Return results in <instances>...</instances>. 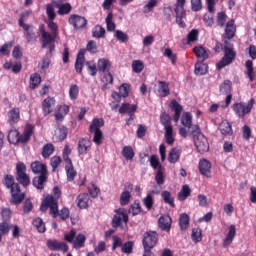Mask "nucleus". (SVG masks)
Here are the masks:
<instances>
[{
	"label": "nucleus",
	"instance_id": "1",
	"mask_svg": "<svg viewBox=\"0 0 256 256\" xmlns=\"http://www.w3.org/2000/svg\"><path fill=\"white\" fill-rule=\"evenodd\" d=\"M47 209H50V215H52L54 219L57 217H60L62 221H67V219H69V209L63 208L59 212V204L51 195L46 196L40 205V211L45 212Z\"/></svg>",
	"mask_w": 256,
	"mask_h": 256
},
{
	"label": "nucleus",
	"instance_id": "2",
	"mask_svg": "<svg viewBox=\"0 0 256 256\" xmlns=\"http://www.w3.org/2000/svg\"><path fill=\"white\" fill-rule=\"evenodd\" d=\"M47 26L50 32L45 30V25H40L39 34L42 40V49L47 48L49 43H55V39L59 37V26L53 20L47 22Z\"/></svg>",
	"mask_w": 256,
	"mask_h": 256
},
{
	"label": "nucleus",
	"instance_id": "3",
	"mask_svg": "<svg viewBox=\"0 0 256 256\" xmlns=\"http://www.w3.org/2000/svg\"><path fill=\"white\" fill-rule=\"evenodd\" d=\"M236 57H237V52L233 50V44H227V41H225L224 56L217 63L216 65L217 69L221 71V69L227 67V65H231V63H233Z\"/></svg>",
	"mask_w": 256,
	"mask_h": 256
},
{
	"label": "nucleus",
	"instance_id": "4",
	"mask_svg": "<svg viewBox=\"0 0 256 256\" xmlns=\"http://www.w3.org/2000/svg\"><path fill=\"white\" fill-rule=\"evenodd\" d=\"M26 171L27 166H25V163L19 162L16 164V181H18L22 187H29V185H31V178Z\"/></svg>",
	"mask_w": 256,
	"mask_h": 256
},
{
	"label": "nucleus",
	"instance_id": "5",
	"mask_svg": "<svg viewBox=\"0 0 256 256\" xmlns=\"http://www.w3.org/2000/svg\"><path fill=\"white\" fill-rule=\"evenodd\" d=\"M193 136L194 139V145L198 152L201 154L207 153L209 151V141L207 140V137L201 133V128L198 132H195L194 134H190Z\"/></svg>",
	"mask_w": 256,
	"mask_h": 256
},
{
	"label": "nucleus",
	"instance_id": "6",
	"mask_svg": "<svg viewBox=\"0 0 256 256\" xmlns=\"http://www.w3.org/2000/svg\"><path fill=\"white\" fill-rule=\"evenodd\" d=\"M254 105L255 99L251 98L246 106L243 105V102H239L233 104L232 109L234 113H236L237 117H240V119H245V115H249V113H251Z\"/></svg>",
	"mask_w": 256,
	"mask_h": 256
},
{
	"label": "nucleus",
	"instance_id": "7",
	"mask_svg": "<svg viewBox=\"0 0 256 256\" xmlns=\"http://www.w3.org/2000/svg\"><path fill=\"white\" fill-rule=\"evenodd\" d=\"M185 1L186 0H177V3L174 8V13L176 15V23L182 29H184V27H186V24L183 21V19L187 18V13L185 12V8H184Z\"/></svg>",
	"mask_w": 256,
	"mask_h": 256
},
{
	"label": "nucleus",
	"instance_id": "8",
	"mask_svg": "<svg viewBox=\"0 0 256 256\" xmlns=\"http://www.w3.org/2000/svg\"><path fill=\"white\" fill-rule=\"evenodd\" d=\"M18 25L24 30V37L27 43H35L37 41L35 26L24 23L23 18L18 20Z\"/></svg>",
	"mask_w": 256,
	"mask_h": 256
},
{
	"label": "nucleus",
	"instance_id": "9",
	"mask_svg": "<svg viewBox=\"0 0 256 256\" xmlns=\"http://www.w3.org/2000/svg\"><path fill=\"white\" fill-rule=\"evenodd\" d=\"M159 241V234L157 231L148 230L143 235L142 245L146 248H152L157 246Z\"/></svg>",
	"mask_w": 256,
	"mask_h": 256
},
{
	"label": "nucleus",
	"instance_id": "10",
	"mask_svg": "<svg viewBox=\"0 0 256 256\" xmlns=\"http://www.w3.org/2000/svg\"><path fill=\"white\" fill-rule=\"evenodd\" d=\"M181 124L188 129L189 135H195L201 128L199 125H193V116L191 112H185L181 118Z\"/></svg>",
	"mask_w": 256,
	"mask_h": 256
},
{
	"label": "nucleus",
	"instance_id": "11",
	"mask_svg": "<svg viewBox=\"0 0 256 256\" xmlns=\"http://www.w3.org/2000/svg\"><path fill=\"white\" fill-rule=\"evenodd\" d=\"M116 215H114L113 219H112V227L117 228V227H121V222L123 221L124 223H129V215L119 209L116 211Z\"/></svg>",
	"mask_w": 256,
	"mask_h": 256
},
{
	"label": "nucleus",
	"instance_id": "12",
	"mask_svg": "<svg viewBox=\"0 0 256 256\" xmlns=\"http://www.w3.org/2000/svg\"><path fill=\"white\" fill-rule=\"evenodd\" d=\"M68 21L70 25L74 27V29H85L87 26V19L76 14L71 15Z\"/></svg>",
	"mask_w": 256,
	"mask_h": 256
},
{
	"label": "nucleus",
	"instance_id": "13",
	"mask_svg": "<svg viewBox=\"0 0 256 256\" xmlns=\"http://www.w3.org/2000/svg\"><path fill=\"white\" fill-rule=\"evenodd\" d=\"M47 247L51 251H63L64 253H67V251H69V246H67V243L59 242L57 240H48Z\"/></svg>",
	"mask_w": 256,
	"mask_h": 256
},
{
	"label": "nucleus",
	"instance_id": "14",
	"mask_svg": "<svg viewBox=\"0 0 256 256\" xmlns=\"http://www.w3.org/2000/svg\"><path fill=\"white\" fill-rule=\"evenodd\" d=\"M30 169L34 175H49V171L47 170V165L43 164L40 161H34L30 165Z\"/></svg>",
	"mask_w": 256,
	"mask_h": 256
},
{
	"label": "nucleus",
	"instance_id": "15",
	"mask_svg": "<svg viewBox=\"0 0 256 256\" xmlns=\"http://www.w3.org/2000/svg\"><path fill=\"white\" fill-rule=\"evenodd\" d=\"M199 171L203 177L211 179V162L207 159H201L198 164Z\"/></svg>",
	"mask_w": 256,
	"mask_h": 256
},
{
	"label": "nucleus",
	"instance_id": "16",
	"mask_svg": "<svg viewBox=\"0 0 256 256\" xmlns=\"http://www.w3.org/2000/svg\"><path fill=\"white\" fill-rule=\"evenodd\" d=\"M52 4L54 7H56V9H58V15H69V13H71V9H73L69 3L63 4L59 0H52Z\"/></svg>",
	"mask_w": 256,
	"mask_h": 256
},
{
	"label": "nucleus",
	"instance_id": "17",
	"mask_svg": "<svg viewBox=\"0 0 256 256\" xmlns=\"http://www.w3.org/2000/svg\"><path fill=\"white\" fill-rule=\"evenodd\" d=\"M11 195H12V203L13 205H19L21 202L25 199V194H21V186L15 185L14 188H12Z\"/></svg>",
	"mask_w": 256,
	"mask_h": 256
},
{
	"label": "nucleus",
	"instance_id": "18",
	"mask_svg": "<svg viewBox=\"0 0 256 256\" xmlns=\"http://www.w3.org/2000/svg\"><path fill=\"white\" fill-rule=\"evenodd\" d=\"M47 179H49V174H39V176H35L33 178L32 185L38 190L43 191V189H45Z\"/></svg>",
	"mask_w": 256,
	"mask_h": 256
},
{
	"label": "nucleus",
	"instance_id": "19",
	"mask_svg": "<svg viewBox=\"0 0 256 256\" xmlns=\"http://www.w3.org/2000/svg\"><path fill=\"white\" fill-rule=\"evenodd\" d=\"M235 235H237V228L235 227V225H230L228 233L223 240L222 247L224 249H227V247H229V245L233 243V239H235Z\"/></svg>",
	"mask_w": 256,
	"mask_h": 256
},
{
	"label": "nucleus",
	"instance_id": "20",
	"mask_svg": "<svg viewBox=\"0 0 256 256\" xmlns=\"http://www.w3.org/2000/svg\"><path fill=\"white\" fill-rule=\"evenodd\" d=\"M85 53H86V50L81 49L77 54V58L75 62L76 73H79V74L83 73V65L85 64Z\"/></svg>",
	"mask_w": 256,
	"mask_h": 256
},
{
	"label": "nucleus",
	"instance_id": "21",
	"mask_svg": "<svg viewBox=\"0 0 256 256\" xmlns=\"http://www.w3.org/2000/svg\"><path fill=\"white\" fill-rule=\"evenodd\" d=\"M91 149V140L88 138H80L78 141V153L79 155H87V151Z\"/></svg>",
	"mask_w": 256,
	"mask_h": 256
},
{
	"label": "nucleus",
	"instance_id": "22",
	"mask_svg": "<svg viewBox=\"0 0 256 256\" xmlns=\"http://www.w3.org/2000/svg\"><path fill=\"white\" fill-rule=\"evenodd\" d=\"M170 108L175 112L173 120L175 123H179V119H181V113L183 112V106L177 102V100H172L170 103Z\"/></svg>",
	"mask_w": 256,
	"mask_h": 256
},
{
	"label": "nucleus",
	"instance_id": "23",
	"mask_svg": "<svg viewBox=\"0 0 256 256\" xmlns=\"http://www.w3.org/2000/svg\"><path fill=\"white\" fill-rule=\"evenodd\" d=\"M173 223V220H171V216L165 215L158 219V227L162 231H171V224Z\"/></svg>",
	"mask_w": 256,
	"mask_h": 256
},
{
	"label": "nucleus",
	"instance_id": "24",
	"mask_svg": "<svg viewBox=\"0 0 256 256\" xmlns=\"http://www.w3.org/2000/svg\"><path fill=\"white\" fill-rule=\"evenodd\" d=\"M156 87H158L157 89L158 97H168L169 93H171V90H169V84L165 81L159 80Z\"/></svg>",
	"mask_w": 256,
	"mask_h": 256
},
{
	"label": "nucleus",
	"instance_id": "25",
	"mask_svg": "<svg viewBox=\"0 0 256 256\" xmlns=\"http://www.w3.org/2000/svg\"><path fill=\"white\" fill-rule=\"evenodd\" d=\"M97 69L100 73H109L111 71V61L107 58H101L98 60Z\"/></svg>",
	"mask_w": 256,
	"mask_h": 256
},
{
	"label": "nucleus",
	"instance_id": "26",
	"mask_svg": "<svg viewBox=\"0 0 256 256\" xmlns=\"http://www.w3.org/2000/svg\"><path fill=\"white\" fill-rule=\"evenodd\" d=\"M193 51L200 63H203L209 59V53H207L203 46H197Z\"/></svg>",
	"mask_w": 256,
	"mask_h": 256
},
{
	"label": "nucleus",
	"instance_id": "27",
	"mask_svg": "<svg viewBox=\"0 0 256 256\" xmlns=\"http://www.w3.org/2000/svg\"><path fill=\"white\" fill-rule=\"evenodd\" d=\"M118 111L122 115L125 114V113H127L128 115H131L133 113H137V104L123 103L119 107Z\"/></svg>",
	"mask_w": 256,
	"mask_h": 256
},
{
	"label": "nucleus",
	"instance_id": "28",
	"mask_svg": "<svg viewBox=\"0 0 256 256\" xmlns=\"http://www.w3.org/2000/svg\"><path fill=\"white\" fill-rule=\"evenodd\" d=\"M77 207L79 209H87L89 207V194L82 193L76 198Z\"/></svg>",
	"mask_w": 256,
	"mask_h": 256
},
{
	"label": "nucleus",
	"instance_id": "29",
	"mask_svg": "<svg viewBox=\"0 0 256 256\" xmlns=\"http://www.w3.org/2000/svg\"><path fill=\"white\" fill-rule=\"evenodd\" d=\"M2 183L5 186V188L10 189V191L15 189V185H19V183H15V177L11 174L4 175Z\"/></svg>",
	"mask_w": 256,
	"mask_h": 256
},
{
	"label": "nucleus",
	"instance_id": "30",
	"mask_svg": "<svg viewBox=\"0 0 256 256\" xmlns=\"http://www.w3.org/2000/svg\"><path fill=\"white\" fill-rule=\"evenodd\" d=\"M31 135H33V125L27 124L23 134L20 136V143H28L31 139Z\"/></svg>",
	"mask_w": 256,
	"mask_h": 256
},
{
	"label": "nucleus",
	"instance_id": "31",
	"mask_svg": "<svg viewBox=\"0 0 256 256\" xmlns=\"http://www.w3.org/2000/svg\"><path fill=\"white\" fill-rule=\"evenodd\" d=\"M235 31V20L228 21L225 28L226 39H233L235 37Z\"/></svg>",
	"mask_w": 256,
	"mask_h": 256
},
{
	"label": "nucleus",
	"instance_id": "32",
	"mask_svg": "<svg viewBox=\"0 0 256 256\" xmlns=\"http://www.w3.org/2000/svg\"><path fill=\"white\" fill-rule=\"evenodd\" d=\"M53 105H55V99L53 98L44 99V101L42 102V109H43L44 115H50L52 111L51 107H53Z\"/></svg>",
	"mask_w": 256,
	"mask_h": 256
},
{
	"label": "nucleus",
	"instance_id": "33",
	"mask_svg": "<svg viewBox=\"0 0 256 256\" xmlns=\"http://www.w3.org/2000/svg\"><path fill=\"white\" fill-rule=\"evenodd\" d=\"M219 131L221 135H233V128L231 127V123H229L228 121H223L219 125Z\"/></svg>",
	"mask_w": 256,
	"mask_h": 256
},
{
	"label": "nucleus",
	"instance_id": "34",
	"mask_svg": "<svg viewBox=\"0 0 256 256\" xmlns=\"http://www.w3.org/2000/svg\"><path fill=\"white\" fill-rule=\"evenodd\" d=\"M160 123L163 125L165 130L173 129V126H171V116L167 112L161 113Z\"/></svg>",
	"mask_w": 256,
	"mask_h": 256
},
{
	"label": "nucleus",
	"instance_id": "35",
	"mask_svg": "<svg viewBox=\"0 0 256 256\" xmlns=\"http://www.w3.org/2000/svg\"><path fill=\"white\" fill-rule=\"evenodd\" d=\"M189 214L187 213H182L179 217V226L181 231H187L189 229Z\"/></svg>",
	"mask_w": 256,
	"mask_h": 256
},
{
	"label": "nucleus",
	"instance_id": "36",
	"mask_svg": "<svg viewBox=\"0 0 256 256\" xmlns=\"http://www.w3.org/2000/svg\"><path fill=\"white\" fill-rule=\"evenodd\" d=\"M181 157V150H179L178 148H172L169 152L168 155V161L169 163H177V161H179Z\"/></svg>",
	"mask_w": 256,
	"mask_h": 256
},
{
	"label": "nucleus",
	"instance_id": "37",
	"mask_svg": "<svg viewBox=\"0 0 256 256\" xmlns=\"http://www.w3.org/2000/svg\"><path fill=\"white\" fill-rule=\"evenodd\" d=\"M85 241H87L85 234H78L73 242V248L81 249V247H85Z\"/></svg>",
	"mask_w": 256,
	"mask_h": 256
},
{
	"label": "nucleus",
	"instance_id": "38",
	"mask_svg": "<svg viewBox=\"0 0 256 256\" xmlns=\"http://www.w3.org/2000/svg\"><path fill=\"white\" fill-rule=\"evenodd\" d=\"M105 33V28H103L101 25H96L92 29V37H94V39H103L105 37Z\"/></svg>",
	"mask_w": 256,
	"mask_h": 256
},
{
	"label": "nucleus",
	"instance_id": "39",
	"mask_svg": "<svg viewBox=\"0 0 256 256\" xmlns=\"http://www.w3.org/2000/svg\"><path fill=\"white\" fill-rule=\"evenodd\" d=\"M161 197L167 205H170V207H175V198L171 195V192L169 191H162Z\"/></svg>",
	"mask_w": 256,
	"mask_h": 256
},
{
	"label": "nucleus",
	"instance_id": "40",
	"mask_svg": "<svg viewBox=\"0 0 256 256\" xmlns=\"http://www.w3.org/2000/svg\"><path fill=\"white\" fill-rule=\"evenodd\" d=\"M233 83L231 80H225L222 84H220V93L221 95H229L231 94V87Z\"/></svg>",
	"mask_w": 256,
	"mask_h": 256
},
{
	"label": "nucleus",
	"instance_id": "41",
	"mask_svg": "<svg viewBox=\"0 0 256 256\" xmlns=\"http://www.w3.org/2000/svg\"><path fill=\"white\" fill-rule=\"evenodd\" d=\"M8 117H9V123L10 125H15V123L19 122V109L14 108L8 112Z\"/></svg>",
	"mask_w": 256,
	"mask_h": 256
},
{
	"label": "nucleus",
	"instance_id": "42",
	"mask_svg": "<svg viewBox=\"0 0 256 256\" xmlns=\"http://www.w3.org/2000/svg\"><path fill=\"white\" fill-rule=\"evenodd\" d=\"M41 85V75L38 73L31 74L30 76V89H37Z\"/></svg>",
	"mask_w": 256,
	"mask_h": 256
},
{
	"label": "nucleus",
	"instance_id": "43",
	"mask_svg": "<svg viewBox=\"0 0 256 256\" xmlns=\"http://www.w3.org/2000/svg\"><path fill=\"white\" fill-rule=\"evenodd\" d=\"M8 141L12 145H17V143H19V141H20L19 131L10 130L9 133H8Z\"/></svg>",
	"mask_w": 256,
	"mask_h": 256
},
{
	"label": "nucleus",
	"instance_id": "44",
	"mask_svg": "<svg viewBox=\"0 0 256 256\" xmlns=\"http://www.w3.org/2000/svg\"><path fill=\"white\" fill-rule=\"evenodd\" d=\"M89 132L94 134V137L92 139L93 143H95L96 145H101V143L103 142V131H101V129H95Z\"/></svg>",
	"mask_w": 256,
	"mask_h": 256
},
{
	"label": "nucleus",
	"instance_id": "45",
	"mask_svg": "<svg viewBox=\"0 0 256 256\" xmlns=\"http://www.w3.org/2000/svg\"><path fill=\"white\" fill-rule=\"evenodd\" d=\"M122 155L127 161H132L133 157H135V151H133V147L125 146L122 149Z\"/></svg>",
	"mask_w": 256,
	"mask_h": 256
},
{
	"label": "nucleus",
	"instance_id": "46",
	"mask_svg": "<svg viewBox=\"0 0 256 256\" xmlns=\"http://www.w3.org/2000/svg\"><path fill=\"white\" fill-rule=\"evenodd\" d=\"M194 73L195 75H198V76L205 75L207 73V65H205V63L203 62L198 61L195 64Z\"/></svg>",
	"mask_w": 256,
	"mask_h": 256
},
{
	"label": "nucleus",
	"instance_id": "47",
	"mask_svg": "<svg viewBox=\"0 0 256 256\" xmlns=\"http://www.w3.org/2000/svg\"><path fill=\"white\" fill-rule=\"evenodd\" d=\"M102 83H104V85L102 86V91L109 89V85H113V75L109 72L105 74L102 77Z\"/></svg>",
	"mask_w": 256,
	"mask_h": 256
},
{
	"label": "nucleus",
	"instance_id": "48",
	"mask_svg": "<svg viewBox=\"0 0 256 256\" xmlns=\"http://www.w3.org/2000/svg\"><path fill=\"white\" fill-rule=\"evenodd\" d=\"M54 151L55 146H53V144H46L42 149V157H44V159H47L51 157V155H53Z\"/></svg>",
	"mask_w": 256,
	"mask_h": 256
},
{
	"label": "nucleus",
	"instance_id": "49",
	"mask_svg": "<svg viewBox=\"0 0 256 256\" xmlns=\"http://www.w3.org/2000/svg\"><path fill=\"white\" fill-rule=\"evenodd\" d=\"M103 125H105V121L103 120V118H94L89 127V131H95V129H101Z\"/></svg>",
	"mask_w": 256,
	"mask_h": 256
},
{
	"label": "nucleus",
	"instance_id": "50",
	"mask_svg": "<svg viewBox=\"0 0 256 256\" xmlns=\"http://www.w3.org/2000/svg\"><path fill=\"white\" fill-rule=\"evenodd\" d=\"M191 237H192V241H194V243L201 242V239H203V231L201 230V228L192 229Z\"/></svg>",
	"mask_w": 256,
	"mask_h": 256
},
{
	"label": "nucleus",
	"instance_id": "51",
	"mask_svg": "<svg viewBox=\"0 0 256 256\" xmlns=\"http://www.w3.org/2000/svg\"><path fill=\"white\" fill-rule=\"evenodd\" d=\"M189 195H191V188H189L188 185H184L178 194V199L180 201H185Z\"/></svg>",
	"mask_w": 256,
	"mask_h": 256
},
{
	"label": "nucleus",
	"instance_id": "52",
	"mask_svg": "<svg viewBox=\"0 0 256 256\" xmlns=\"http://www.w3.org/2000/svg\"><path fill=\"white\" fill-rule=\"evenodd\" d=\"M129 201H131V192L124 190L120 195V205H129Z\"/></svg>",
	"mask_w": 256,
	"mask_h": 256
},
{
	"label": "nucleus",
	"instance_id": "53",
	"mask_svg": "<svg viewBox=\"0 0 256 256\" xmlns=\"http://www.w3.org/2000/svg\"><path fill=\"white\" fill-rule=\"evenodd\" d=\"M69 97L72 101H75V99L79 97V86H77V84L70 85Z\"/></svg>",
	"mask_w": 256,
	"mask_h": 256
},
{
	"label": "nucleus",
	"instance_id": "54",
	"mask_svg": "<svg viewBox=\"0 0 256 256\" xmlns=\"http://www.w3.org/2000/svg\"><path fill=\"white\" fill-rule=\"evenodd\" d=\"M55 5L52 4H47L46 6V15L49 19V21H55V17H57V14H55Z\"/></svg>",
	"mask_w": 256,
	"mask_h": 256
},
{
	"label": "nucleus",
	"instance_id": "55",
	"mask_svg": "<svg viewBox=\"0 0 256 256\" xmlns=\"http://www.w3.org/2000/svg\"><path fill=\"white\" fill-rule=\"evenodd\" d=\"M69 134V130L65 126H60L58 128V132L56 133L58 140L65 141L67 139V135Z\"/></svg>",
	"mask_w": 256,
	"mask_h": 256
},
{
	"label": "nucleus",
	"instance_id": "56",
	"mask_svg": "<svg viewBox=\"0 0 256 256\" xmlns=\"http://www.w3.org/2000/svg\"><path fill=\"white\" fill-rule=\"evenodd\" d=\"M155 181L157 183V185H163V183H165V176L163 175V166L160 165L156 175H155Z\"/></svg>",
	"mask_w": 256,
	"mask_h": 256
},
{
	"label": "nucleus",
	"instance_id": "57",
	"mask_svg": "<svg viewBox=\"0 0 256 256\" xmlns=\"http://www.w3.org/2000/svg\"><path fill=\"white\" fill-rule=\"evenodd\" d=\"M245 67L247 69V75H248L250 81H254L255 72L253 71V61L247 60L245 63Z\"/></svg>",
	"mask_w": 256,
	"mask_h": 256
},
{
	"label": "nucleus",
	"instance_id": "58",
	"mask_svg": "<svg viewBox=\"0 0 256 256\" xmlns=\"http://www.w3.org/2000/svg\"><path fill=\"white\" fill-rule=\"evenodd\" d=\"M114 37H116L118 41H121V43H127V41H129V35L121 30H115Z\"/></svg>",
	"mask_w": 256,
	"mask_h": 256
},
{
	"label": "nucleus",
	"instance_id": "59",
	"mask_svg": "<svg viewBox=\"0 0 256 256\" xmlns=\"http://www.w3.org/2000/svg\"><path fill=\"white\" fill-rule=\"evenodd\" d=\"M128 213H130L133 216L139 215V213H141V204L139 202L132 203L130 205Z\"/></svg>",
	"mask_w": 256,
	"mask_h": 256
},
{
	"label": "nucleus",
	"instance_id": "60",
	"mask_svg": "<svg viewBox=\"0 0 256 256\" xmlns=\"http://www.w3.org/2000/svg\"><path fill=\"white\" fill-rule=\"evenodd\" d=\"M144 68L145 65L143 64V61L134 60L132 62V71H134V73H141V71H143Z\"/></svg>",
	"mask_w": 256,
	"mask_h": 256
},
{
	"label": "nucleus",
	"instance_id": "61",
	"mask_svg": "<svg viewBox=\"0 0 256 256\" xmlns=\"http://www.w3.org/2000/svg\"><path fill=\"white\" fill-rule=\"evenodd\" d=\"M164 137L167 145H173V143H175V138L173 137V128L166 129Z\"/></svg>",
	"mask_w": 256,
	"mask_h": 256
},
{
	"label": "nucleus",
	"instance_id": "62",
	"mask_svg": "<svg viewBox=\"0 0 256 256\" xmlns=\"http://www.w3.org/2000/svg\"><path fill=\"white\" fill-rule=\"evenodd\" d=\"M33 225L34 227H36V229H38L39 233H45L46 228H45V223H43V219L41 218H36L33 221Z\"/></svg>",
	"mask_w": 256,
	"mask_h": 256
},
{
	"label": "nucleus",
	"instance_id": "63",
	"mask_svg": "<svg viewBox=\"0 0 256 256\" xmlns=\"http://www.w3.org/2000/svg\"><path fill=\"white\" fill-rule=\"evenodd\" d=\"M121 251L126 255H131V253H133V241H127L122 244Z\"/></svg>",
	"mask_w": 256,
	"mask_h": 256
},
{
	"label": "nucleus",
	"instance_id": "64",
	"mask_svg": "<svg viewBox=\"0 0 256 256\" xmlns=\"http://www.w3.org/2000/svg\"><path fill=\"white\" fill-rule=\"evenodd\" d=\"M107 25V31H114L116 28L115 22H113V13H109L105 19Z\"/></svg>",
	"mask_w": 256,
	"mask_h": 256
}]
</instances>
